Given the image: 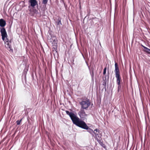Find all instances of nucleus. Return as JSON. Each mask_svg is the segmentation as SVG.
Returning a JSON list of instances; mask_svg holds the SVG:
<instances>
[{
    "mask_svg": "<svg viewBox=\"0 0 150 150\" xmlns=\"http://www.w3.org/2000/svg\"><path fill=\"white\" fill-rule=\"evenodd\" d=\"M1 39L4 41L5 44V47L10 52H13V50L12 48L11 43L12 38L9 39L8 38V36L6 31L1 33Z\"/></svg>",
    "mask_w": 150,
    "mask_h": 150,
    "instance_id": "nucleus-1",
    "label": "nucleus"
},
{
    "mask_svg": "<svg viewBox=\"0 0 150 150\" xmlns=\"http://www.w3.org/2000/svg\"><path fill=\"white\" fill-rule=\"evenodd\" d=\"M85 129L87 130L88 132L91 134L93 137H94L95 136L98 142L99 143L100 145L103 147V143L102 139L101 138L102 135L100 133V131L97 129L93 131L92 129L89 128L88 127V129Z\"/></svg>",
    "mask_w": 150,
    "mask_h": 150,
    "instance_id": "nucleus-2",
    "label": "nucleus"
},
{
    "mask_svg": "<svg viewBox=\"0 0 150 150\" xmlns=\"http://www.w3.org/2000/svg\"><path fill=\"white\" fill-rule=\"evenodd\" d=\"M115 76L116 78V82L118 85V88L119 89V87L121 86L120 84L122 82V80L120 75V69L118 67L117 64L115 63V70L114 71Z\"/></svg>",
    "mask_w": 150,
    "mask_h": 150,
    "instance_id": "nucleus-3",
    "label": "nucleus"
},
{
    "mask_svg": "<svg viewBox=\"0 0 150 150\" xmlns=\"http://www.w3.org/2000/svg\"><path fill=\"white\" fill-rule=\"evenodd\" d=\"M66 112L67 115H69L74 124L77 121L79 118L77 116L76 113H75L68 110H66Z\"/></svg>",
    "mask_w": 150,
    "mask_h": 150,
    "instance_id": "nucleus-4",
    "label": "nucleus"
},
{
    "mask_svg": "<svg viewBox=\"0 0 150 150\" xmlns=\"http://www.w3.org/2000/svg\"><path fill=\"white\" fill-rule=\"evenodd\" d=\"M76 126L83 129H88V126L83 120H81L79 118L74 124Z\"/></svg>",
    "mask_w": 150,
    "mask_h": 150,
    "instance_id": "nucleus-5",
    "label": "nucleus"
},
{
    "mask_svg": "<svg viewBox=\"0 0 150 150\" xmlns=\"http://www.w3.org/2000/svg\"><path fill=\"white\" fill-rule=\"evenodd\" d=\"M79 104L81 106V109H86L91 105L90 100L86 98V100H82L79 102Z\"/></svg>",
    "mask_w": 150,
    "mask_h": 150,
    "instance_id": "nucleus-6",
    "label": "nucleus"
},
{
    "mask_svg": "<svg viewBox=\"0 0 150 150\" xmlns=\"http://www.w3.org/2000/svg\"><path fill=\"white\" fill-rule=\"evenodd\" d=\"M28 4L29 5L28 8H30V7L32 8H34L35 6H36L38 9V1L37 0H29Z\"/></svg>",
    "mask_w": 150,
    "mask_h": 150,
    "instance_id": "nucleus-7",
    "label": "nucleus"
},
{
    "mask_svg": "<svg viewBox=\"0 0 150 150\" xmlns=\"http://www.w3.org/2000/svg\"><path fill=\"white\" fill-rule=\"evenodd\" d=\"M6 25V22L5 20L3 18L0 19V33H2L6 31V30L4 27Z\"/></svg>",
    "mask_w": 150,
    "mask_h": 150,
    "instance_id": "nucleus-8",
    "label": "nucleus"
},
{
    "mask_svg": "<svg viewBox=\"0 0 150 150\" xmlns=\"http://www.w3.org/2000/svg\"><path fill=\"white\" fill-rule=\"evenodd\" d=\"M78 114L81 118V120H85L86 119L87 115L86 114L84 110L81 109L80 111L78 112Z\"/></svg>",
    "mask_w": 150,
    "mask_h": 150,
    "instance_id": "nucleus-9",
    "label": "nucleus"
},
{
    "mask_svg": "<svg viewBox=\"0 0 150 150\" xmlns=\"http://www.w3.org/2000/svg\"><path fill=\"white\" fill-rule=\"evenodd\" d=\"M28 71V69H27L26 68H25L24 70L23 71V73L22 75V81L23 82L24 81L25 82H26V75L27 74Z\"/></svg>",
    "mask_w": 150,
    "mask_h": 150,
    "instance_id": "nucleus-10",
    "label": "nucleus"
},
{
    "mask_svg": "<svg viewBox=\"0 0 150 150\" xmlns=\"http://www.w3.org/2000/svg\"><path fill=\"white\" fill-rule=\"evenodd\" d=\"M88 68L89 70L90 73L92 78V79L93 80L94 79L93 68L92 67L90 68V67H88Z\"/></svg>",
    "mask_w": 150,
    "mask_h": 150,
    "instance_id": "nucleus-11",
    "label": "nucleus"
},
{
    "mask_svg": "<svg viewBox=\"0 0 150 150\" xmlns=\"http://www.w3.org/2000/svg\"><path fill=\"white\" fill-rule=\"evenodd\" d=\"M62 18L60 17H59L57 21L56 22L57 25H62V23L61 22Z\"/></svg>",
    "mask_w": 150,
    "mask_h": 150,
    "instance_id": "nucleus-12",
    "label": "nucleus"
},
{
    "mask_svg": "<svg viewBox=\"0 0 150 150\" xmlns=\"http://www.w3.org/2000/svg\"><path fill=\"white\" fill-rule=\"evenodd\" d=\"M33 9H32L31 8H30L29 9V14L31 16H34V12H33Z\"/></svg>",
    "mask_w": 150,
    "mask_h": 150,
    "instance_id": "nucleus-13",
    "label": "nucleus"
},
{
    "mask_svg": "<svg viewBox=\"0 0 150 150\" xmlns=\"http://www.w3.org/2000/svg\"><path fill=\"white\" fill-rule=\"evenodd\" d=\"M142 46L144 49V51L145 52L148 53L149 54H150V49H149L144 46Z\"/></svg>",
    "mask_w": 150,
    "mask_h": 150,
    "instance_id": "nucleus-14",
    "label": "nucleus"
},
{
    "mask_svg": "<svg viewBox=\"0 0 150 150\" xmlns=\"http://www.w3.org/2000/svg\"><path fill=\"white\" fill-rule=\"evenodd\" d=\"M33 12H34V16H35V14H39L40 16V14L38 12V10L36 9L35 8H33Z\"/></svg>",
    "mask_w": 150,
    "mask_h": 150,
    "instance_id": "nucleus-15",
    "label": "nucleus"
},
{
    "mask_svg": "<svg viewBox=\"0 0 150 150\" xmlns=\"http://www.w3.org/2000/svg\"><path fill=\"white\" fill-rule=\"evenodd\" d=\"M48 0H42V3L45 5V7H46V4H47Z\"/></svg>",
    "mask_w": 150,
    "mask_h": 150,
    "instance_id": "nucleus-16",
    "label": "nucleus"
},
{
    "mask_svg": "<svg viewBox=\"0 0 150 150\" xmlns=\"http://www.w3.org/2000/svg\"><path fill=\"white\" fill-rule=\"evenodd\" d=\"M57 40L56 39H54L53 40L52 44H53L54 45L57 46Z\"/></svg>",
    "mask_w": 150,
    "mask_h": 150,
    "instance_id": "nucleus-17",
    "label": "nucleus"
},
{
    "mask_svg": "<svg viewBox=\"0 0 150 150\" xmlns=\"http://www.w3.org/2000/svg\"><path fill=\"white\" fill-rule=\"evenodd\" d=\"M22 120V118L20 120H18L16 121V123L17 125H19L20 124Z\"/></svg>",
    "mask_w": 150,
    "mask_h": 150,
    "instance_id": "nucleus-18",
    "label": "nucleus"
},
{
    "mask_svg": "<svg viewBox=\"0 0 150 150\" xmlns=\"http://www.w3.org/2000/svg\"><path fill=\"white\" fill-rule=\"evenodd\" d=\"M45 11V9L44 8H42L41 9V12L42 13V14H44V13Z\"/></svg>",
    "mask_w": 150,
    "mask_h": 150,
    "instance_id": "nucleus-19",
    "label": "nucleus"
},
{
    "mask_svg": "<svg viewBox=\"0 0 150 150\" xmlns=\"http://www.w3.org/2000/svg\"><path fill=\"white\" fill-rule=\"evenodd\" d=\"M106 67H105L104 69V75L106 73Z\"/></svg>",
    "mask_w": 150,
    "mask_h": 150,
    "instance_id": "nucleus-20",
    "label": "nucleus"
},
{
    "mask_svg": "<svg viewBox=\"0 0 150 150\" xmlns=\"http://www.w3.org/2000/svg\"><path fill=\"white\" fill-rule=\"evenodd\" d=\"M6 139V137H5L3 138V139L1 140V142H4Z\"/></svg>",
    "mask_w": 150,
    "mask_h": 150,
    "instance_id": "nucleus-21",
    "label": "nucleus"
},
{
    "mask_svg": "<svg viewBox=\"0 0 150 150\" xmlns=\"http://www.w3.org/2000/svg\"><path fill=\"white\" fill-rule=\"evenodd\" d=\"M100 103H101V100L100 99L98 101V103H99V104H100Z\"/></svg>",
    "mask_w": 150,
    "mask_h": 150,
    "instance_id": "nucleus-22",
    "label": "nucleus"
},
{
    "mask_svg": "<svg viewBox=\"0 0 150 150\" xmlns=\"http://www.w3.org/2000/svg\"><path fill=\"white\" fill-rule=\"evenodd\" d=\"M86 62V64L88 66V67H90L89 65H88V62Z\"/></svg>",
    "mask_w": 150,
    "mask_h": 150,
    "instance_id": "nucleus-23",
    "label": "nucleus"
},
{
    "mask_svg": "<svg viewBox=\"0 0 150 150\" xmlns=\"http://www.w3.org/2000/svg\"><path fill=\"white\" fill-rule=\"evenodd\" d=\"M95 20V18H93L92 21H93V20Z\"/></svg>",
    "mask_w": 150,
    "mask_h": 150,
    "instance_id": "nucleus-24",
    "label": "nucleus"
},
{
    "mask_svg": "<svg viewBox=\"0 0 150 150\" xmlns=\"http://www.w3.org/2000/svg\"><path fill=\"white\" fill-rule=\"evenodd\" d=\"M82 54V56H83V57L84 58H85V57H84V56H83V54Z\"/></svg>",
    "mask_w": 150,
    "mask_h": 150,
    "instance_id": "nucleus-25",
    "label": "nucleus"
},
{
    "mask_svg": "<svg viewBox=\"0 0 150 150\" xmlns=\"http://www.w3.org/2000/svg\"><path fill=\"white\" fill-rule=\"evenodd\" d=\"M79 8H80V9L81 8V6H80Z\"/></svg>",
    "mask_w": 150,
    "mask_h": 150,
    "instance_id": "nucleus-26",
    "label": "nucleus"
},
{
    "mask_svg": "<svg viewBox=\"0 0 150 150\" xmlns=\"http://www.w3.org/2000/svg\"><path fill=\"white\" fill-rule=\"evenodd\" d=\"M86 149H88L87 148V147H86Z\"/></svg>",
    "mask_w": 150,
    "mask_h": 150,
    "instance_id": "nucleus-27",
    "label": "nucleus"
},
{
    "mask_svg": "<svg viewBox=\"0 0 150 150\" xmlns=\"http://www.w3.org/2000/svg\"><path fill=\"white\" fill-rule=\"evenodd\" d=\"M102 78L103 79V76H102Z\"/></svg>",
    "mask_w": 150,
    "mask_h": 150,
    "instance_id": "nucleus-28",
    "label": "nucleus"
},
{
    "mask_svg": "<svg viewBox=\"0 0 150 150\" xmlns=\"http://www.w3.org/2000/svg\"><path fill=\"white\" fill-rule=\"evenodd\" d=\"M104 148H105V149H105V147L104 146Z\"/></svg>",
    "mask_w": 150,
    "mask_h": 150,
    "instance_id": "nucleus-29",
    "label": "nucleus"
},
{
    "mask_svg": "<svg viewBox=\"0 0 150 150\" xmlns=\"http://www.w3.org/2000/svg\"><path fill=\"white\" fill-rule=\"evenodd\" d=\"M103 89H102V91H103Z\"/></svg>",
    "mask_w": 150,
    "mask_h": 150,
    "instance_id": "nucleus-30",
    "label": "nucleus"
},
{
    "mask_svg": "<svg viewBox=\"0 0 150 150\" xmlns=\"http://www.w3.org/2000/svg\"><path fill=\"white\" fill-rule=\"evenodd\" d=\"M91 150H92V149H91Z\"/></svg>",
    "mask_w": 150,
    "mask_h": 150,
    "instance_id": "nucleus-31",
    "label": "nucleus"
}]
</instances>
